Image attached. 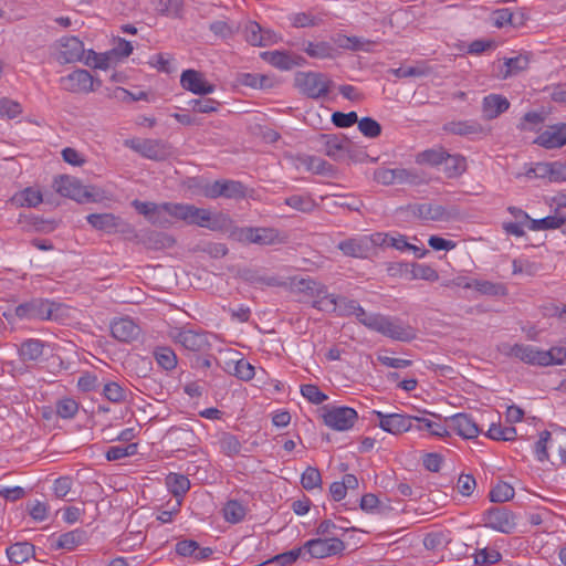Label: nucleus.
<instances>
[{
  "mask_svg": "<svg viewBox=\"0 0 566 566\" xmlns=\"http://www.w3.org/2000/svg\"><path fill=\"white\" fill-rule=\"evenodd\" d=\"M294 85L306 97L319 99L328 95L333 81L324 73L297 72L294 77Z\"/></svg>",
  "mask_w": 566,
  "mask_h": 566,
  "instance_id": "obj_3",
  "label": "nucleus"
},
{
  "mask_svg": "<svg viewBox=\"0 0 566 566\" xmlns=\"http://www.w3.org/2000/svg\"><path fill=\"white\" fill-rule=\"evenodd\" d=\"M323 418L326 426L334 430L345 431L354 426L357 412L349 407H334L326 411Z\"/></svg>",
  "mask_w": 566,
  "mask_h": 566,
  "instance_id": "obj_10",
  "label": "nucleus"
},
{
  "mask_svg": "<svg viewBox=\"0 0 566 566\" xmlns=\"http://www.w3.org/2000/svg\"><path fill=\"white\" fill-rule=\"evenodd\" d=\"M501 559V554L494 548L478 549L474 554V562L478 565L485 566L497 563Z\"/></svg>",
  "mask_w": 566,
  "mask_h": 566,
  "instance_id": "obj_59",
  "label": "nucleus"
},
{
  "mask_svg": "<svg viewBox=\"0 0 566 566\" xmlns=\"http://www.w3.org/2000/svg\"><path fill=\"white\" fill-rule=\"evenodd\" d=\"M6 553L10 562L22 564L34 556L35 548L28 542H20L8 547Z\"/></svg>",
  "mask_w": 566,
  "mask_h": 566,
  "instance_id": "obj_30",
  "label": "nucleus"
},
{
  "mask_svg": "<svg viewBox=\"0 0 566 566\" xmlns=\"http://www.w3.org/2000/svg\"><path fill=\"white\" fill-rule=\"evenodd\" d=\"M389 72L398 78H405L428 75L432 69L426 62H420L416 66L391 69Z\"/></svg>",
  "mask_w": 566,
  "mask_h": 566,
  "instance_id": "obj_43",
  "label": "nucleus"
},
{
  "mask_svg": "<svg viewBox=\"0 0 566 566\" xmlns=\"http://www.w3.org/2000/svg\"><path fill=\"white\" fill-rule=\"evenodd\" d=\"M182 88L197 95H208L214 92L216 86L206 81L203 74L196 70H186L181 73Z\"/></svg>",
  "mask_w": 566,
  "mask_h": 566,
  "instance_id": "obj_14",
  "label": "nucleus"
},
{
  "mask_svg": "<svg viewBox=\"0 0 566 566\" xmlns=\"http://www.w3.org/2000/svg\"><path fill=\"white\" fill-rule=\"evenodd\" d=\"M284 202L292 209L303 213H311L317 207L315 200L310 195H293L287 197Z\"/></svg>",
  "mask_w": 566,
  "mask_h": 566,
  "instance_id": "obj_39",
  "label": "nucleus"
},
{
  "mask_svg": "<svg viewBox=\"0 0 566 566\" xmlns=\"http://www.w3.org/2000/svg\"><path fill=\"white\" fill-rule=\"evenodd\" d=\"M85 54L83 42L76 36H64L60 40L59 60L63 63L82 61Z\"/></svg>",
  "mask_w": 566,
  "mask_h": 566,
  "instance_id": "obj_17",
  "label": "nucleus"
},
{
  "mask_svg": "<svg viewBox=\"0 0 566 566\" xmlns=\"http://www.w3.org/2000/svg\"><path fill=\"white\" fill-rule=\"evenodd\" d=\"M261 57L272 66L282 71L291 70L292 67L301 65L304 62L302 56L293 55L284 51L262 52Z\"/></svg>",
  "mask_w": 566,
  "mask_h": 566,
  "instance_id": "obj_22",
  "label": "nucleus"
},
{
  "mask_svg": "<svg viewBox=\"0 0 566 566\" xmlns=\"http://www.w3.org/2000/svg\"><path fill=\"white\" fill-rule=\"evenodd\" d=\"M486 434L493 440L512 441L516 437V429L514 427H503L501 423H492Z\"/></svg>",
  "mask_w": 566,
  "mask_h": 566,
  "instance_id": "obj_50",
  "label": "nucleus"
},
{
  "mask_svg": "<svg viewBox=\"0 0 566 566\" xmlns=\"http://www.w3.org/2000/svg\"><path fill=\"white\" fill-rule=\"evenodd\" d=\"M54 187L60 195L74 199L77 202H83L92 197L78 179L70 176H60L56 178L54 180Z\"/></svg>",
  "mask_w": 566,
  "mask_h": 566,
  "instance_id": "obj_12",
  "label": "nucleus"
},
{
  "mask_svg": "<svg viewBox=\"0 0 566 566\" xmlns=\"http://www.w3.org/2000/svg\"><path fill=\"white\" fill-rule=\"evenodd\" d=\"M157 364L165 370H172L177 366V356L169 347H157L154 350Z\"/></svg>",
  "mask_w": 566,
  "mask_h": 566,
  "instance_id": "obj_46",
  "label": "nucleus"
},
{
  "mask_svg": "<svg viewBox=\"0 0 566 566\" xmlns=\"http://www.w3.org/2000/svg\"><path fill=\"white\" fill-rule=\"evenodd\" d=\"M449 157V153L443 147L430 148L416 155L418 165H428L436 167L441 165Z\"/></svg>",
  "mask_w": 566,
  "mask_h": 566,
  "instance_id": "obj_35",
  "label": "nucleus"
},
{
  "mask_svg": "<svg viewBox=\"0 0 566 566\" xmlns=\"http://www.w3.org/2000/svg\"><path fill=\"white\" fill-rule=\"evenodd\" d=\"M528 65L530 55L518 54L513 57L504 59L500 66L499 74L502 78L512 77L528 69Z\"/></svg>",
  "mask_w": 566,
  "mask_h": 566,
  "instance_id": "obj_26",
  "label": "nucleus"
},
{
  "mask_svg": "<svg viewBox=\"0 0 566 566\" xmlns=\"http://www.w3.org/2000/svg\"><path fill=\"white\" fill-rule=\"evenodd\" d=\"M483 522L486 527L504 534H511L516 527L515 515L506 507L489 509L483 514Z\"/></svg>",
  "mask_w": 566,
  "mask_h": 566,
  "instance_id": "obj_6",
  "label": "nucleus"
},
{
  "mask_svg": "<svg viewBox=\"0 0 566 566\" xmlns=\"http://www.w3.org/2000/svg\"><path fill=\"white\" fill-rule=\"evenodd\" d=\"M322 150L334 160L346 158V147L349 139L343 134H322L318 137Z\"/></svg>",
  "mask_w": 566,
  "mask_h": 566,
  "instance_id": "obj_13",
  "label": "nucleus"
},
{
  "mask_svg": "<svg viewBox=\"0 0 566 566\" xmlns=\"http://www.w3.org/2000/svg\"><path fill=\"white\" fill-rule=\"evenodd\" d=\"M125 146L151 160H165L170 154V146L159 139L132 138L125 140Z\"/></svg>",
  "mask_w": 566,
  "mask_h": 566,
  "instance_id": "obj_5",
  "label": "nucleus"
},
{
  "mask_svg": "<svg viewBox=\"0 0 566 566\" xmlns=\"http://www.w3.org/2000/svg\"><path fill=\"white\" fill-rule=\"evenodd\" d=\"M244 38L254 46H268L276 42V34L270 30H263L255 21L245 23Z\"/></svg>",
  "mask_w": 566,
  "mask_h": 566,
  "instance_id": "obj_19",
  "label": "nucleus"
},
{
  "mask_svg": "<svg viewBox=\"0 0 566 566\" xmlns=\"http://www.w3.org/2000/svg\"><path fill=\"white\" fill-rule=\"evenodd\" d=\"M446 164V174L449 178H455L467 171V159L462 155L449 154V157L443 161Z\"/></svg>",
  "mask_w": 566,
  "mask_h": 566,
  "instance_id": "obj_41",
  "label": "nucleus"
},
{
  "mask_svg": "<svg viewBox=\"0 0 566 566\" xmlns=\"http://www.w3.org/2000/svg\"><path fill=\"white\" fill-rule=\"evenodd\" d=\"M301 554H302L301 547L293 548L289 552L279 554V555L268 559L266 562L262 563L261 566L266 565V564H277L279 566H289V565H292L293 563H295L298 559V557L301 556Z\"/></svg>",
  "mask_w": 566,
  "mask_h": 566,
  "instance_id": "obj_55",
  "label": "nucleus"
},
{
  "mask_svg": "<svg viewBox=\"0 0 566 566\" xmlns=\"http://www.w3.org/2000/svg\"><path fill=\"white\" fill-rule=\"evenodd\" d=\"M515 491L506 482H499L490 492V501L493 503H503L514 497Z\"/></svg>",
  "mask_w": 566,
  "mask_h": 566,
  "instance_id": "obj_48",
  "label": "nucleus"
},
{
  "mask_svg": "<svg viewBox=\"0 0 566 566\" xmlns=\"http://www.w3.org/2000/svg\"><path fill=\"white\" fill-rule=\"evenodd\" d=\"M544 353L546 355V366L566 364V338L559 340L557 345L548 350H544Z\"/></svg>",
  "mask_w": 566,
  "mask_h": 566,
  "instance_id": "obj_47",
  "label": "nucleus"
},
{
  "mask_svg": "<svg viewBox=\"0 0 566 566\" xmlns=\"http://www.w3.org/2000/svg\"><path fill=\"white\" fill-rule=\"evenodd\" d=\"M137 451L136 443H129L127 446H113L106 451V459L108 461H116L123 458L135 454Z\"/></svg>",
  "mask_w": 566,
  "mask_h": 566,
  "instance_id": "obj_56",
  "label": "nucleus"
},
{
  "mask_svg": "<svg viewBox=\"0 0 566 566\" xmlns=\"http://www.w3.org/2000/svg\"><path fill=\"white\" fill-rule=\"evenodd\" d=\"M63 88L71 93H90L95 91L94 83L101 85V81H94L86 70H76L61 78Z\"/></svg>",
  "mask_w": 566,
  "mask_h": 566,
  "instance_id": "obj_8",
  "label": "nucleus"
},
{
  "mask_svg": "<svg viewBox=\"0 0 566 566\" xmlns=\"http://www.w3.org/2000/svg\"><path fill=\"white\" fill-rule=\"evenodd\" d=\"M337 248L346 255L353 258H364L368 252L366 239L350 238L338 243Z\"/></svg>",
  "mask_w": 566,
  "mask_h": 566,
  "instance_id": "obj_34",
  "label": "nucleus"
},
{
  "mask_svg": "<svg viewBox=\"0 0 566 566\" xmlns=\"http://www.w3.org/2000/svg\"><path fill=\"white\" fill-rule=\"evenodd\" d=\"M443 129L453 135H473L482 133V126L476 122H450L443 126Z\"/></svg>",
  "mask_w": 566,
  "mask_h": 566,
  "instance_id": "obj_37",
  "label": "nucleus"
},
{
  "mask_svg": "<svg viewBox=\"0 0 566 566\" xmlns=\"http://www.w3.org/2000/svg\"><path fill=\"white\" fill-rule=\"evenodd\" d=\"M78 410V405L74 399L64 398L56 402V413L61 418L71 419Z\"/></svg>",
  "mask_w": 566,
  "mask_h": 566,
  "instance_id": "obj_60",
  "label": "nucleus"
},
{
  "mask_svg": "<svg viewBox=\"0 0 566 566\" xmlns=\"http://www.w3.org/2000/svg\"><path fill=\"white\" fill-rule=\"evenodd\" d=\"M464 289H474L481 294L490 296H504L507 294V289L502 283H494L485 280H472L463 284Z\"/></svg>",
  "mask_w": 566,
  "mask_h": 566,
  "instance_id": "obj_29",
  "label": "nucleus"
},
{
  "mask_svg": "<svg viewBox=\"0 0 566 566\" xmlns=\"http://www.w3.org/2000/svg\"><path fill=\"white\" fill-rule=\"evenodd\" d=\"M302 51H304L310 57L313 59H332L334 56L335 49L328 42H312L304 41L302 44Z\"/></svg>",
  "mask_w": 566,
  "mask_h": 566,
  "instance_id": "obj_33",
  "label": "nucleus"
},
{
  "mask_svg": "<svg viewBox=\"0 0 566 566\" xmlns=\"http://www.w3.org/2000/svg\"><path fill=\"white\" fill-rule=\"evenodd\" d=\"M87 222L96 230L113 233L122 226L120 217L113 213H91L86 217Z\"/></svg>",
  "mask_w": 566,
  "mask_h": 566,
  "instance_id": "obj_25",
  "label": "nucleus"
},
{
  "mask_svg": "<svg viewBox=\"0 0 566 566\" xmlns=\"http://www.w3.org/2000/svg\"><path fill=\"white\" fill-rule=\"evenodd\" d=\"M301 484L307 491L313 490L315 488H321L322 476L318 469L307 467L301 476Z\"/></svg>",
  "mask_w": 566,
  "mask_h": 566,
  "instance_id": "obj_54",
  "label": "nucleus"
},
{
  "mask_svg": "<svg viewBox=\"0 0 566 566\" xmlns=\"http://www.w3.org/2000/svg\"><path fill=\"white\" fill-rule=\"evenodd\" d=\"M193 112L197 113H212L217 112L220 103L213 98H196L189 102Z\"/></svg>",
  "mask_w": 566,
  "mask_h": 566,
  "instance_id": "obj_62",
  "label": "nucleus"
},
{
  "mask_svg": "<svg viewBox=\"0 0 566 566\" xmlns=\"http://www.w3.org/2000/svg\"><path fill=\"white\" fill-rule=\"evenodd\" d=\"M222 511L226 521L232 524L241 522L247 514L245 506L237 500L228 501Z\"/></svg>",
  "mask_w": 566,
  "mask_h": 566,
  "instance_id": "obj_44",
  "label": "nucleus"
},
{
  "mask_svg": "<svg viewBox=\"0 0 566 566\" xmlns=\"http://www.w3.org/2000/svg\"><path fill=\"white\" fill-rule=\"evenodd\" d=\"M114 57L112 50L105 53H96L93 50H88L84 54L83 60L91 67L106 70L114 62Z\"/></svg>",
  "mask_w": 566,
  "mask_h": 566,
  "instance_id": "obj_38",
  "label": "nucleus"
},
{
  "mask_svg": "<svg viewBox=\"0 0 566 566\" xmlns=\"http://www.w3.org/2000/svg\"><path fill=\"white\" fill-rule=\"evenodd\" d=\"M368 328L378 332L389 338L400 342H408L416 337V333L412 327L403 325L398 319L380 314L379 317L368 319Z\"/></svg>",
  "mask_w": 566,
  "mask_h": 566,
  "instance_id": "obj_4",
  "label": "nucleus"
},
{
  "mask_svg": "<svg viewBox=\"0 0 566 566\" xmlns=\"http://www.w3.org/2000/svg\"><path fill=\"white\" fill-rule=\"evenodd\" d=\"M230 235L241 243H253L259 245H280L289 241V235L275 228L265 227H234Z\"/></svg>",
  "mask_w": 566,
  "mask_h": 566,
  "instance_id": "obj_2",
  "label": "nucleus"
},
{
  "mask_svg": "<svg viewBox=\"0 0 566 566\" xmlns=\"http://www.w3.org/2000/svg\"><path fill=\"white\" fill-rule=\"evenodd\" d=\"M174 207H178V203L165 202L157 205L158 210L154 211L155 213L149 218L148 221L156 226L166 227L170 223V221L167 219V214L176 218Z\"/></svg>",
  "mask_w": 566,
  "mask_h": 566,
  "instance_id": "obj_45",
  "label": "nucleus"
},
{
  "mask_svg": "<svg viewBox=\"0 0 566 566\" xmlns=\"http://www.w3.org/2000/svg\"><path fill=\"white\" fill-rule=\"evenodd\" d=\"M412 213L420 219L431 221H449L457 216L455 210H448L441 205L420 203L412 207Z\"/></svg>",
  "mask_w": 566,
  "mask_h": 566,
  "instance_id": "obj_18",
  "label": "nucleus"
},
{
  "mask_svg": "<svg viewBox=\"0 0 566 566\" xmlns=\"http://www.w3.org/2000/svg\"><path fill=\"white\" fill-rule=\"evenodd\" d=\"M337 302L338 297L335 294H326L322 295V298L314 300L312 306L323 312L335 313L337 311Z\"/></svg>",
  "mask_w": 566,
  "mask_h": 566,
  "instance_id": "obj_61",
  "label": "nucleus"
},
{
  "mask_svg": "<svg viewBox=\"0 0 566 566\" xmlns=\"http://www.w3.org/2000/svg\"><path fill=\"white\" fill-rule=\"evenodd\" d=\"M357 124L358 129L366 137L376 138L381 134L380 124L371 117H363Z\"/></svg>",
  "mask_w": 566,
  "mask_h": 566,
  "instance_id": "obj_57",
  "label": "nucleus"
},
{
  "mask_svg": "<svg viewBox=\"0 0 566 566\" xmlns=\"http://www.w3.org/2000/svg\"><path fill=\"white\" fill-rule=\"evenodd\" d=\"M333 42L338 48L353 50V51L365 50V43L369 44V41L364 42L358 36H347V35H343V34H336L333 38Z\"/></svg>",
  "mask_w": 566,
  "mask_h": 566,
  "instance_id": "obj_51",
  "label": "nucleus"
},
{
  "mask_svg": "<svg viewBox=\"0 0 566 566\" xmlns=\"http://www.w3.org/2000/svg\"><path fill=\"white\" fill-rule=\"evenodd\" d=\"M140 242L149 250L169 249L176 243L171 235L158 231L145 232L140 238Z\"/></svg>",
  "mask_w": 566,
  "mask_h": 566,
  "instance_id": "obj_27",
  "label": "nucleus"
},
{
  "mask_svg": "<svg viewBox=\"0 0 566 566\" xmlns=\"http://www.w3.org/2000/svg\"><path fill=\"white\" fill-rule=\"evenodd\" d=\"M103 395L107 400L115 403H120L126 400V390L115 381H109L104 385Z\"/></svg>",
  "mask_w": 566,
  "mask_h": 566,
  "instance_id": "obj_53",
  "label": "nucleus"
},
{
  "mask_svg": "<svg viewBox=\"0 0 566 566\" xmlns=\"http://www.w3.org/2000/svg\"><path fill=\"white\" fill-rule=\"evenodd\" d=\"M172 339L184 348L191 352L203 350L208 346L207 337L203 333L191 329H176L170 334Z\"/></svg>",
  "mask_w": 566,
  "mask_h": 566,
  "instance_id": "obj_16",
  "label": "nucleus"
},
{
  "mask_svg": "<svg viewBox=\"0 0 566 566\" xmlns=\"http://www.w3.org/2000/svg\"><path fill=\"white\" fill-rule=\"evenodd\" d=\"M139 326L130 318H119L111 324V333L119 342H132L139 335Z\"/></svg>",
  "mask_w": 566,
  "mask_h": 566,
  "instance_id": "obj_23",
  "label": "nucleus"
},
{
  "mask_svg": "<svg viewBox=\"0 0 566 566\" xmlns=\"http://www.w3.org/2000/svg\"><path fill=\"white\" fill-rule=\"evenodd\" d=\"M301 394L310 402L315 405H319L327 399V396L324 392H322L316 385L312 384L301 386Z\"/></svg>",
  "mask_w": 566,
  "mask_h": 566,
  "instance_id": "obj_64",
  "label": "nucleus"
},
{
  "mask_svg": "<svg viewBox=\"0 0 566 566\" xmlns=\"http://www.w3.org/2000/svg\"><path fill=\"white\" fill-rule=\"evenodd\" d=\"M166 485L174 496L180 497L189 490L190 482L188 478L182 474L170 473L166 478Z\"/></svg>",
  "mask_w": 566,
  "mask_h": 566,
  "instance_id": "obj_40",
  "label": "nucleus"
},
{
  "mask_svg": "<svg viewBox=\"0 0 566 566\" xmlns=\"http://www.w3.org/2000/svg\"><path fill=\"white\" fill-rule=\"evenodd\" d=\"M398 168H378L374 172V179L384 186L398 184Z\"/></svg>",
  "mask_w": 566,
  "mask_h": 566,
  "instance_id": "obj_63",
  "label": "nucleus"
},
{
  "mask_svg": "<svg viewBox=\"0 0 566 566\" xmlns=\"http://www.w3.org/2000/svg\"><path fill=\"white\" fill-rule=\"evenodd\" d=\"M87 541V534L82 528H76L66 533H63L59 536L55 544L53 545L54 549H65L73 551L77 546L84 544Z\"/></svg>",
  "mask_w": 566,
  "mask_h": 566,
  "instance_id": "obj_28",
  "label": "nucleus"
},
{
  "mask_svg": "<svg viewBox=\"0 0 566 566\" xmlns=\"http://www.w3.org/2000/svg\"><path fill=\"white\" fill-rule=\"evenodd\" d=\"M535 144L546 148L554 149L560 148L566 145V124H556L548 126L544 132H542L536 139Z\"/></svg>",
  "mask_w": 566,
  "mask_h": 566,
  "instance_id": "obj_15",
  "label": "nucleus"
},
{
  "mask_svg": "<svg viewBox=\"0 0 566 566\" xmlns=\"http://www.w3.org/2000/svg\"><path fill=\"white\" fill-rule=\"evenodd\" d=\"M54 303L45 300H32L15 307V315L25 319H51Z\"/></svg>",
  "mask_w": 566,
  "mask_h": 566,
  "instance_id": "obj_9",
  "label": "nucleus"
},
{
  "mask_svg": "<svg viewBox=\"0 0 566 566\" xmlns=\"http://www.w3.org/2000/svg\"><path fill=\"white\" fill-rule=\"evenodd\" d=\"M413 429L419 431L427 430L430 434L437 437H444L448 434V430L444 426L424 417L413 416Z\"/></svg>",
  "mask_w": 566,
  "mask_h": 566,
  "instance_id": "obj_42",
  "label": "nucleus"
},
{
  "mask_svg": "<svg viewBox=\"0 0 566 566\" xmlns=\"http://www.w3.org/2000/svg\"><path fill=\"white\" fill-rule=\"evenodd\" d=\"M448 421L450 428L465 439L476 438L481 432L478 423L470 415L457 413L452 416Z\"/></svg>",
  "mask_w": 566,
  "mask_h": 566,
  "instance_id": "obj_21",
  "label": "nucleus"
},
{
  "mask_svg": "<svg viewBox=\"0 0 566 566\" xmlns=\"http://www.w3.org/2000/svg\"><path fill=\"white\" fill-rule=\"evenodd\" d=\"M175 208L176 219L188 224L207 228L211 231L228 232L232 229V219L222 212L211 213L210 210L193 205L178 203Z\"/></svg>",
  "mask_w": 566,
  "mask_h": 566,
  "instance_id": "obj_1",
  "label": "nucleus"
},
{
  "mask_svg": "<svg viewBox=\"0 0 566 566\" xmlns=\"http://www.w3.org/2000/svg\"><path fill=\"white\" fill-rule=\"evenodd\" d=\"M304 548L311 557L324 558L342 553L345 549V544L337 537L314 538L307 541Z\"/></svg>",
  "mask_w": 566,
  "mask_h": 566,
  "instance_id": "obj_7",
  "label": "nucleus"
},
{
  "mask_svg": "<svg viewBox=\"0 0 566 566\" xmlns=\"http://www.w3.org/2000/svg\"><path fill=\"white\" fill-rule=\"evenodd\" d=\"M510 107V102L506 97L499 94H490L483 98L482 113L485 119H494Z\"/></svg>",
  "mask_w": 566,
  "mask_h": 566,
  "instance_id": "obj_24",
  "label": "nucleus"
},
{
  "mask_svg": "<svg viewBox=\"0 0 566 566\" xmlns=\"http://www.w3.org/2000/svg\"><path fill=\"white\" fill-rule=\"evenodd\" d=\"M406 272L409 274L410 280H424L436 282L439 279L438 272L430 265L422 263H412L405 265Z\"/></svg>",
  "mask_w": 566,
  "mask_h": 566,
  "instance_id": "obj_36",
  "label": "nucleus"
},
{
  "mask_svg": "<svg viewBox=\"0 0 566 566\" xmlns=\"http://www.w3.org/2000/svg\"><path fill=\"white\" fill-rule=\"evenodd\" d=\"M509 355L522 360L525 364L546 366V355L543 349L532 345L515 344L510 348Z\"/></svg>",
  "mask_w": 566,
  "mask_h": 566,
  "instance_id": "obj_20",
  "label": "nucleus"
},
{
  "mask_svg": "<svg viewBox=\"0 0 566 566\" xmlns=\"http://www.w3.org/2000/svg\"><path fill=\"white\" fill-rule=\"evenodd\" d=\"M565 224L566 216L557 210L553 216L531 220L528 229L531 231L555 230L562 228Z\"/></svg>",
  "mask_w": 566,
  "mask_h": 566,
  "instance_id": "obj_31",
  "label": "nucleus"
},
{
  "mask_svg": "<svg viewBox=\"0 0 566 566\" xmlns=\"http://www.w3.org/2000/svg\"><path fill=\"white\" fill-rule=\"evenodd\" d=\"M44 349V343L36 338H29L24 340L19 348V356L22 361H35L38 360Z\"/></svg>",
  "mask_w": 566,
  "mask_h": 566,
  "instance_id": "obj_32",
  "label": "nucleus"
},
{
  "mask_svg": "<svg viewBox=\"0 0 566 566\" xmlns=\"http://www.w3.org/2000/svg\"><path fill=\"white\" fill-rule=\"evenodd\" d=\"M222 197L228 199H243L245 197V187L242 182L229 179H222Z\"/></svg>",
  "mask_w": 566,
  "mask_h": 566,
  "instance_id": "obj_49",
  "label": "nucleus"
},
{
  "mask_svg": "<svg viewBox=\"0 0 566 566\" xmlns=\"http://www.w3.org/2000/svg\"><path fill=\"white\" fill-rule=\"evenodd\" d=\"M398 184L419 186L427 182L423 174L416 169L398 168Z\"/></svg>",
  "mask_w": 566,
  "mask_h": 566,
  "instance_id": "obj_52",
  "label": "nucleus"
},
{
  "mask_svg": "<svg viewBox=\"0 0 566 566\" xmlns=\"http://www.w3.org/2000/svg\"><path fill=\"white\" fill-rule=\"evenodd\" d=\"M379 418V427L389 433L400 434L402 432L413 429V416H406L400 413H382L381 411H374Z\"/></svg>",
  "mask_w": 566,
  "mask_h": 566,
  "instance_id": "obj_11",
  "label": "nucleus"
},
{
  "mask_svg": "<svg viewBox=\"0 0 566 566\" xmlns=\"http://www.w3.org/2000/svg\"><path fill=\"white\" fill-rule=\"evenodd\" d=\"M220 448L224 454L233 457L240 453L241 443L233 434L223 433L220 438Z\"/></svg>",
  "mask_w": 566,
  "mask_h": 566,
  "instance_id": "obj_58",
  "label": "nucleus"
}]
</instances>
